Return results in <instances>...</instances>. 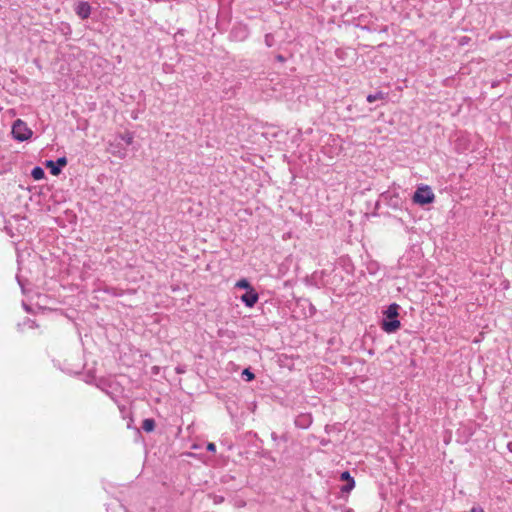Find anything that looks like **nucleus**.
I'll use <instances>...</instances> for the list:
<instances>
[{"instance_id": "obj_9", "label": "nucleus", "mask_w": 512, "mask_h": 512, "mask_svg": "<svg viewBox=\"0 0 512 512\" xmlns=\"http://www.w3.org/2000/svg\"><path fill=\"white\" fill-rule=\"evenodd\" d=\"M155 428V421L151 418H147L142 422V429L146 432H152Z\"/></svg>"}, {"instance_id": "obj_19", "label": "nucleus", "mask_w": 512, "mask_h": 512, "mask_svg": "<svg viewBox=\"0 0 512 512\" xmlns=\"http://www.w3.org/2000/svg\"><path fill=\"white\" fill-rule=\"evenodd\" d=\"M57 160L64 161V160H67V159H66V157L62 156V157H59Z\"/></svg>"}, {"instance_id": "obj_12", "label": "nucleus", "mask_w": 512, "mask_h": 512, "mask_svg": "<svg viewBox=\"0 0 512 512\" xmlns=\"http://www.w3.org/2000/svg\"><path fill=\"white\" fill-rule=\"evenodd\" d=\"M236 287L248 289L249 291L252 289L250 283L246 279H241L236 283Z\"/></svg>"}, {"instance_id": "obj_14", "label": "nucleus", "mask_w": 512, "mask_h": 512, "mask_svg": "<svg viewBox=\"0 0 512 512\" xmlns=\"http://www.w3.org/2000/svg\"><path fill=\"white\" fill-rule=\"evenodd\" d=\"M264 41L267 47H272L275 44L274 36L272 34H266Z\"/></svg>"}, {"instance_id": "obj_18", "label": "nucleus", "mask_w": 512, "mask_h": 512, "mask_svg": "<svg viewBox=\"0 0 512 512\" xmlns=\"http://www.w3.org/2000/svg\"><path fill=\"white\" fill-rule=\"evenodd\" d=\"M507 448H508V450H509L510 452H512V442H509V443L507 444Z\"/></svg>"}, {"instance_id": "obj_11", "label": "nucleus", "mask_w": 512, "mask_h": 512, "mask_svg": "<svg viewBox=\"0 0 512 512\" xmlns=\"http://www.w3.org/2000/svg\"><path fill=\"white\" fill-rule=\"evenodd\" d=\"M385 96H386V94H385V93H383V92L379 91V92H376V93H374V94H369V95L367 96V101H368L369 103H373V102H375V101H377V100H383V99H385Z\"/></svg>"}, {"instance_id": "obj_4", "label": "nucleus", "mask_w": 512, "mask_h": 512, "mask_svg": "<svg viewBox=\"0 0 512 512\" xmlns=\"http://www.w3.org/2000/svg\"><path fill=\"white\" fill-rule=\"evenodd\" d=\"M117 140H118L117 145L125 146L124 152H122V151L116 152L115 150H112V153L115 156L120 157V158L127 157L128 156L127 148L130 146L133 147V143H134L133 135L131 133L127 132V133L121 135Z\"/></svg>"}, {"instance_id": "obj_8", "label": "nucleus", "mask_w": 512, "mask_h": 512, "mask_svg": "<svg viewBox=\"0 0 512 512\" xmlns=\"http://www.w3.org/2000/svg\"><path fill=\"white\" fill-rule=\"evenodd\" d=\"M67 162H46L48 168H50V172L53 175L60 174L63 167H65Z\"/></svg>"}, {"instance_id": "obj_16", "label": "nucleus", "mask_w": 512, "mask_h": 512, "mask_svg": "<svg viewBox=\"0 0 512 512\" xmlns=\"http://www.w3.org/2000/svg\"><path fill=\"white\" fill-rule=\"evenodd\" d=\"M276 60H277V61H279V62H281V63H283V62H285V61H286V58H285L283 55L278 54V55L276 56Z\"/></svg>"}, {"instance_id": "obj_20", "label": "nucleus", "mask_w": 512, "mask_h": 512, "mask_svg": "<svg viewBox=\"0 0 512 512\" xmlns=\"http://www.w3.org/2000/svg\"><path fill=\"white\" fill-rule=\"evenodd\" d=\"M275 2H282L283 0H274Z\"/></svg>"}, {"instance_id": "obj_10", "label": "nucleus", "mask_w": 512, "mask_h": 512, "mask_svg": "<svg viewBox=\"0 0 512 512\" xmlns=\"http://www.w3.org/2000/svg\"><path fill=\"white\" fill-rule=\"evenodd\" d=\"M31 176L35 179V180H41L44 178L45 176V173H44V170L43 168L37 166L35 168L32 169L31 171Z\"/></svg>"}, {"instance_id": "obj_1", "label": "nucleus", "mask_w": 512, "mask_h": 512, "mask_svg": "<svg viewBox=\"0 0 512 512\" xmlns=\"http://www.w3.org/2000/svg\"><path fill=\"white\" fill-rule=\"evenodd\" d=\"M399 308L398 304L392 303L384 311L385 318L381 327L386 333H394L400 328V321L397 319Z\"/></svg>"}, {"instance_id": "obj_15", "label": "nucleus", "mask_w": 512, "mask_h": 512, "mask_svg": "<svg viewBox=\"0 0 512 512\" xmlns=\"http://www.w3.org/2000/svg\"><path fill=\"white\" fill-rule=\"evenodd\" d=\"M207 450L210 452H214L216 450V446L214 443H208Z\"/></svg>"}, {"instance_id": "obj_2", "label": "nucleus", "mask_w": 512, "mask_h": 512, "mask_svg": "<svg viewBox=\"0 0 512 512\" xmlns=\"http://www.w3.org/2000/svg\"><path fill=\"white\" fill-rule=\"evenodd\" d=\"M435 195L428 185H421L413 195V201L420 205L430 204L434 201Z\"/></svg>"}, {"instance_id": "obj_6", "label": "nucleus", "mask_w": 512, "mask_h": 512, "mask_svg": "<svg viewBox=\"0 0 512 512\" xmlns=\"http://www.w3.org/2000/svg\"><path fill=\"white\" fill-rule=\"evenodd\" d=\"M258 294L251 289L250 291H247L245 294L241 296V301L247 306V307H253L257 301H258Z\"/></svg>"}, {"instance_id": "obj_3", "label": "nucleus", "mask_w": 512, "mask_h": 512, "mask_svg": "<svg viewBox=\"0 0 512 512\" xmlns=\"http://www.w3.org/2000/svg\"><path fill=\"white\" fill-rule=\"evenodd\" d=\"M11 133L18 141L28 140L32 136V130L20 119L13 123Z\"/></svg>"}, {"instance_id": "obj_13", "label": "nucleus", "mask_w": 512, "mask_h": 512, "mask_svg": "<svg viewBox=\"0 0 512 512\" xmlns=\"http://www.w3.org/2000/svg\"><path fill=\"white\" fill-rule=\"evenodd\" d=\"M242 375L246 381H252L255 378V375L251 372L249 368L244 369Z\"/></svg>"}, {"instance_id": "obj_7", "label": "nucleus", "mask_w": 512, "mask_h": 512, "mask_svg": "<svg viewBox=\"0 0 512 512\" xmlns=\"http://www.w3.org/2000/svg\"><path fill=\"white\" fill-rule=\"evenodd\" d=\"M340 478H341V480L347 482V484L342 487V489H341L342 492L349 493L355 486V481H354L353 477H351V475L348 471H344L341 474Z\"/></svg>"}, {"instance_id": "obj_17", "label": "nucleus", "mask_w": 512, "mask_h": 512, "mask_svg": "<svg viewBox=\"0 0 512 512\" xmlns=\"http://www.w3.org/2000/svg\"><path fill=\"white\" fill-rule=\"evenodd\" d=\"M241 33H242V35H241V39H244V38L247 36V31H246V29H245V28H244V29H242Z\"/></svg>"}, {"instance_id": "obj_5", "label": "nucleus", "mask_w": 512, "mask_h": 512, "mask_svg": "<svg viewBox=\"0 0 512 512\" xmlns=\"http://www.w3.org/2000/svg\"><path fill=\"white\" fill-rule=\"evenodd\" d=\"M91 6L86 1H81L75 7L76 14L83 20L88 19L91 15Z\"/></svg>"}]
</instances>
